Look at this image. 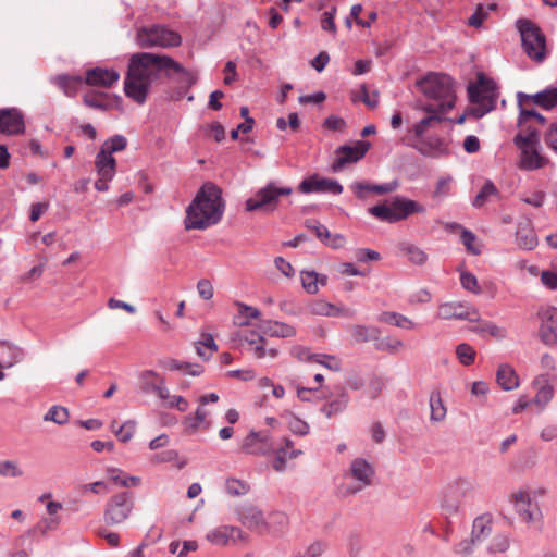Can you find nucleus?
<instances>
[{
	"label": "nucleus",
	"mask_w": 557,
	"mask_h": 557,
	"mask_svg": "<svg viewBox=\"0 0 557 557\" xmlns=\"http://www.w3.org/2000/svg\"><path fill=\"white\" fill-rule=\"evenodd\" d=\"M160 72H164L170 78L177 75L178 83L183 85L191 86L195 84V77L191 73L171 57L140 52L133 54L129 59L124 81L126 97L143 104L147 99L152 82L159 77Z\"/></svg>",
	"instance_id": "f257e3e1"
},
{
	"label": "nucleus",
	"mask_w": 557,
	"mask_h": 557,
	"mask_svg": "<svg viewBox=\"0 0 557 557\" xmlns=\"http://www.w3.org/2000/svg\"><path fill=\"white\" fill-rule=\"evenodd\" d=\"M222 190L211 182L205 183L187 207L185 227L205 230L220 222L224 212Z\"/></svg>",
	"instance_id": "f03ea898"
},
{
	"label": "nucleus",
	"mask_w": 557,
	"mask_h": 557,
	"mask_svg": "<svg viewBox=\"0 0 557 557\" xmlns=\"http://www.w3.org/2000/svg\"><path fill=\"white\" fill-rule=\"evenodd\" d=\"M428 101L420 104L423 111L448 112L456 101L453 78L447 74L430 73L417 83Z\"/></svg>",
	"instance_id": "7ed1b4c3"
},
{
	"label": "nucleus",
	"mask_w": 557,
	"mask_h": 557,
	"mask_svg": "<svg viewBox=\"0 0 557 557\" xmlns=\"http://www.w3.org/2000/svg\"><path fill=\"white\" fill-rule=\"evenodd\" d=\"M126 146L127 139L123 135H114L103 143L95 160L96 171L99 176L95 182V188L98 191L108 190V184L115 175L116 160L112 153L124 150Z\"/></svg>",
	"instance_id": "20e7f679"
},
{
	"label": "nucleus",
	"mask_w": 557,
	"mask_h": 557,
	"mask_svg": "<svg viewBox=\"0 0 557 557\" xmlns=\"http://www.w3.org/2000/svg\"><path fill=\"white\" fill-rule=\"evenodd\" d=\"M515 145L519 148L520 169L534 171L544 168L548 158L541 153L540 132L527 126L524 132L518 133L513 138Z\"/></svg>",
	"instance_id": "39448f33"
},
{
	"label": "nucleus",
	"mask_w": 557,
	"mask_h": 557,
	"mask_svg": "<svg viewBox=\"0 0 557 557\" xmlns=\"http://www.w3.org/2000/svg\"><path fill=\"white\" fill-rule=\"evenodd\" d=\"M517 28L528 58L536 63L544 62L547 57L546 37L541 28L529 20H518Z\"/></svg>",
	"instance_id": "423d86ee"
},
{
	"label": "nucleus",
	"mask_w": 557,
	"mask_h": 557,
	"mask_svg": "<svg viewBox=\"0 0 557 557\" xmlns=\"http://www.w3.org/2000/svg\"><path fill=\"white\" fill-rule=\"evenodd\" d=\"M475 484L466 478H458L449 483L442 497L441 508L446 517H455L460 513L466 499L473 497Z\"/></svg>",
	"instance_id": "0eeeda50"
},
{
	"label": "nucleus",
	"mask_w": 557,
	"mask_h": 557,
	"mask_svg": "<svg viewBox=\"0 0 557 557\" xmlns=\"http://www.w3.org/2000/svg\"><path fill=\"white\" fill-rule=\"evenodd\" d=\"M136 39L141 48H171L177 47L182 42V37L178 33L163 25L141 27L137 32Z\"/></svg>",
	"instance_id": "6e6552de"
},
{
	"label": "nucleus",
	"mask_w": 557,
	"mask_h": 557,
	"mask_svg": "<svg viewBox=\"0 0 557 557\" xmlns=\"http://www.w3.org/2000/svg\"><path fill=\"white\" fill-rule=\"evenodd\" d=\"M292 193L290 187H277L274 182H270L246 200V211L273 212L278 206L280 197L289 196Z\"/></svg>",
	"instance_id": "1a4fd4ad"
},
{
	"label": "nucleus",
	"mask_w": 557,
	"mask_h": 557,
	"mask_svg": "<svg viewBox=\"0 0 557 557\" xmlns=\"http://www.w3.org/2000/svg\"><path fill=\"white\" fill-rule=\"evenodd\" d=\"M469 100L476 104L473 109L478 117H482L495 109L498 92L496 85L493 81H484L480 77L478 85H470L468 87Z\"/></svg>",
	"instance_id": "9d476101"
},
{
	"label": "nucleus",
	"mask_w": 557,
	"mask_h": 557,
	"mask_svg": "<svg viewBox=\"0 0 557 557\" xmlns=\"http://www.w3.org/2000/svg\"><path fill=\"white\" fill-rule=\"evenodd\" d=\"M134 509V498L131 492H121L107 502L103 520L108 525H115L127 520Z\"/></svg>",
	"instance_id": "9b49d317"
},
{
	"label": "nucleus",
	"mask_w": 557,
	"mask_h": 557,
	"mask_svg": "<svg viewBox=\"0 0 557 557\" xmlns=\"http://www.w3.org/2000/svg\"><path fill=\"white\" fill-rule=\"evenodd\" d=\"M424 212V206L403 196L393 197L389 201L385 200V221L391 223L403 221L413 213Z\"/></svg>",
	"instance_id": "f8f14e48"
},
{
	"label": "nucleus",
	"mask_w": 557,
	"mask_h": 557,
	"mask_svg": "<svg viewBox=\"0 0 557 557\" xmlns=\"http://www.w3.org/2000/svg\"><path fill=\"white\" fill-rule=\"evenodd\" d=\"M509 499L516 513L523 522L533 523L542 518L539 504L528 490H519L512 493Z\"/></svg>",
	"instance_id": "ddd939ff"
},
{
	"label": "nucleus",
	"mask_w": 557,
	"mask_h": 557,
	"mask_svg": "<svg viewBox=\"0 0 557 557\" xmlns=\"http://www.w3.org/2000/svg\"><path fill=\"white\" fill-rule=\"evenodd\" d=\"M370 147L371 144L367 140H357L354 145L339 146L335 150L336 158L332 164L333 171H341L346 164L358 162L364 157Z\"/></svg>",
	"instance_id": "4468645a"
},
{
	"label": "nucleus",
	"mask_w": 557,
	"mask_h": 557,
	"mask_svg": "<svg viewBox=\"0 0 557 557\" xmlns=\"http://www.w3.org/2000/svg\"><path fill=\"white\" fill-rule=\"evenodd\" d=\"M242 453L252 456H265L273 450V442L269 432L250 431L239 446Z\"/></svg>",
	"instance_id": "2eb2a0df"
},
{
	"label": "nucleus",
	"mask_w": 557,
	"mask_h": 557,
	"mask_svg": "<svg viewBox=\"0 0 557 557\" xmlns=\"http://www.w3.org/2000/svg\"><path fill=\"white\" fill-rule=\"evenodd\" d=\"M25 121L23 112L17 108L0 109V134L16 136L24 134Z\"/></svg>",
	"instance_id": "dca6fc26"
},
{
	"label": "nucleus",
	"mask_w": 557,
	"mask_h": 557,
	"mask_svg": "<svg viewBox=\"0 0 557 557\" xmlns=\"http://www.w3.org/2000/svg\"><path fill=\"white\" fill-rule=\"evenodd\" d=\"M437 317L443 320L456 319L474 322L479 320L480 314L473 307L467 304L449 301L440 305Z\"/></svg>",
	"instance_id": "f3484780"
},
{
	"label": "nucleus",
	"mask_w": 557,
	"mask_h": 557,
	"mask_svg": "<svg viewBox=\"0 0 557 557\" xmlns=\"http://www.w3.org/2000/svg\"><path fill=\"white\" fill-rule=\"evenodd\" d=\"M541 319L540 337L541 341L548 346L557 343V308L545 307L539 310Z\"/></svg>",
	"instance_id": "a211bd4d"
},
{
	"label": "nucleus",
	"mask_w": 557,
	"mask_h": 557,
	"mask_svg": "<svg viewBox=\"0 0 557 557\" xmlns=\"http://www.w3.org/2000/svg\"><path fill=\"white\" fill-rule=\"evenodd\" d=\"M298 188L304 194L331 193L333 195H339L343 193V186L336 180L322 178L318 175L305 178L299 184Z\"/></svg>",
	"instance_id": "6ab92c4d"
},
{
	"label": "nucleus",
	"mask_w": 557,
	"mask_h": 557,
	"mask_svg": "<svg viewBox=\"0 0 557 557\" xmlns=\"http://www.w3.org/2000/svg\"><path fill=\"white\" fill-rule=\"evenodd\" d=\"M237 337L239 345L247 344L249 346V350L252 351L253 356L257 359H262L267 356L271 358H276L278 355V351L275 348L267 349L265 338L255 331H250L245 334H238Z\"/></svg>",
	"instance_id": "aec40b11"
},
{
	"label": "nucleus",
	"mask_w": 557,
	"mask_h": 557,
	"mask_svg": "<svg viewBox=\"0 0 557 557\" xmlns=\"http://www.w3.org/2000/svg\"><path fill=\"white\" fill-rule=\"evenodd\" d=\"M120 79V73L114 69L94 67L86 71L85 84L110 88Z\"/></svg>",
	"instance_id": "412c9836"
},
{
	"label": "nucleus",
	"mask_w": 557,
	"mask_h": 557,
	"mask_svg": "<svg viewBox=\"0 0 557 557\" xmlns=\"http://www.w3.org/2000/svg\"><path fill=\"white\" fill-rule=\"evenodd\" d=\"M349 473L352 479L360 483L358 488H354L350 492L356 493L360 491L362 487L368 486L372 483L374 478V469L366 459L356 458L352 460L349 469Z\"/></svg>",
	"instance_id": "4be33fe9"
},
{
	"label": "nucleus",
	"mask_w": 557,
	"mask_h": 557,
	"mask_svg": "<svg viewBox=\"0 0 557 557\" xmlns=\"http://www.w3.org/2000/svg\"><path fill=\"white\" fill-rule=\"evenodd\" d=\"M516 244L523 250H533L537 246L539 239L530 220L518 223Z\"/></svg>",
	"instance_id": "5701e85b"
},
{
	"label": "nucleus",
	"mask_w": 557,
	"mask_h": 557,
	"mask_svg": "<svg viewBox=\"0 0 557 557\" xmlns=\"http://www.w3.org/2000/svg\"><path fill=\"white\" fill-rule=\"evenodd\" d=\"M532 100L535 104H539L545 109H552L557 104V87L546 88L535 95H527L518 92L519 107L522 106L523 100Z\"/></svg>",
	"instance_id": "b1692460"
},
{
	"label": "nucleus",
	"mask_w": 557,
	"mask_h": 557,
	"mask_svg": "<svg viewBox=\"0 0 557 557\" xmlns=\"http://www.w3.org/2000/svg\"><path fill=\"white\" fill-rule=\"evenodd\" d=\"M51 83L59 87L65 96L75 97L85 78L78 75L60 74L51 77Z\"/></svg>",
	"instance_id": "393cba45"
},
{
	"label": "nucleus",
	"mask_w": 557,
	"mask_h": 557,
	"mask_svg": "<svg viewBox=\"0 0 557 557\" xmlns=\"http://www.w3.org/2000/svg\"><path fill=\"white\" fill-rule=\"evenodd\" d=\"M242 523L248 529L263 533L267 530V522L263 513L256 507L245 508L240 516Z\"/></svg>",
	"instance_id": "a878e982"
},
{
	"label": "nucleus",
	"mask_w": 557,
	"mask_h": 557,
	"mask_svg": "<svg viewBox=\"0 0 557 557\" xmlns=\"http://www.w3.org/2000/svg\"><path fill=\"white\" fill-rule=\"evenodd\" d=\"M301 455V450L294 449L293 441L285 438L284 446L275 453V458L273 460L272 467L277 472H283L286 468L287 459H295Z\"/></svg>",
	"instance_id": "bb28decb"
},
{
	"label": "nucleus",
	"mask_w": 557,
	"mask_h": 557,
	"mask_svg": "<svg viewBox=\"0 0 557 557\" xmlns=\"http://www.w3.org/2000/svg\"><path fill=\"white\" fill-rule=\"evenodd\" d=\"M493 518L490 513H484L476 517L472 523L470 537L472 541L481 543L492 533Z\"/></svg>",
	"instance_id": "cd10ccee"
},
{
	"label": "nucleus",
	"mask_w": 557,
	"mask_h": 557,
	"mask_svg": "<svg viewBox=\"0 0 557 557\" xmlns=\"http://www.w3.org/2000/svg\"><path fill=\"white\" fill-rule=\"evenodd\" d=\"M309 311L312 314L324 315V317H339V315L351 317L352 315L349 311L337 308L333 304L327 302L322 299L312 301L309 305Z\"/></svg>",
	"instance_id": "c85d7f7f"
},
{
	"label": "nucleus",
	"mask_w": 557,
	"mask_h": 557,
	"mask_svg": "<svg viewBox=\"0 0 557 557\" xmlns=\"http://www.w3.org/2000/svg\"><path fill=\"white\" fill-rule=\"evenodd\" d=\"M160 366L170 371H184L191 376H198L203 372V368L199 364H193L185 361H178L173 358H168L160 361Z\"/></svg>",
	"instance_id": "c756f323"
},
{
	"label": "nucleus",
	"mask_w": 557,
	"mask_h": 557,
	"mask_svg": "<svg viewBox=\"0 0 557 557\" xmlns=\"http://www.w3.org/2000/svg\"><path fill=\"white\" fill-rule=\"evenodd\" d=\"M497 383L505 391H512L519 386V380L515 370L508 364L499 366L496 373Z\"/></svg>",
	"instance_id": "7c9ffc66"
},
{
	"label": "nucleus",
	"mask_w": 557,
	"mask_h": 557,
	"mask_svg": "<svg viewBox=\"0 0 557 557\" xmlns=\"http://www.w3.org/2000/svg\"><path fill=\"white\" fill-rule=\"evenodd\" d=\"M240 534V530L236 527H219L208 533L207 539L216 545H225L231 539Z\"/></svg>",
	"instance_id": "2f4dec72"
},
{
	"label": "nucleus",
	"mask_w": 557,
	"mask_h": 557,
	"mask_svg": "<svg viewBox=\"0 0 557 557\" xmlns=\"http://www.w3.org/2000/svg\"><path fill=\"white\" fill-rule=\"evenodd\" d=\"M417 149L424 156L437 157L446 151L444 141L438 137H430L426 140H420Z\"/></svg>",
	"instance_id": "473e14b6"
},
{
	"label": "nucleus",
	"mask_w": 557,
	"mask_h": 557,
	"mask_svg": "<svg viewBox=\"0 0 557 557\" xmlns=\"http://www.w3.org/2000/svg\"><path fill=\"white\" fill-rule=\"evenodd\" d=\"M301 284L304 289L309 294H315L319 290V284L325 285L327 277L320 275L315 271H301Z\"/></svg>",
	"instance_id": "72a5a7b5"
},
{
	"label": "nucleus",
	"mask_w": 557,
	"mask_h": 557,
	"mask_svg": "<svg viewBox=\"0 0 557 557\" xmlns=\"http://www.w3.org/2000/svg\"><path fill=\"white\" fill-rule=\"evenodd\" d=\"M264 333L275 337H293L296 335V329L289 324L278 321H267L263 325Z\"/></svg>",
	"instance_id": "f704fd0d"
},
{
	"label": "nucleus",
	"mask_w": 557,
	"mask_h": 557,
	"mask_svg": "<svg viewBox=\"0 0 557 557\" xmlns=\"http://www.w3.org/2000/svg\"><path fill=\"white\" fill-rule=\"evenodd\" d=\"M380 329L375 326L355 325L351 330V336L357 343L379 341Z\"/></svg>",
	"instance_id": "c9c22d12"
},
{
	"label": "nucleus",
	"mask_w": 557,
	"mask_h": 557,
	"mask_svg": "<svg viewBox=\"0 0 557 557\" xmlns=\"http://www.w3.org/2000/svg\"><path fill=\"white\" fill-rule=\"evenodd\" d=\"M430 420L441 422L446 418L447 409L442 400L440 392H432L430 395Z\"/></svg>",
	"instance_id": "e433bc0d"
},
{
	"label": "nucleus",
	"mask_w": 557,
	"mask_h": 557,
	"mask_svg": "<svg viewBox=\"0 0 557 557\" xmlns=\"http://www.w3.org/2000/svg\"><path fill=\"white\" fill-rule=\"evenodd\" d=\"M425 112L429 113V115L421 119L413 126V132H414V135L417 138H420L424 134L426 127L433 126L434 124L442 122L444 119V115L446 114V112H440L437 110L425 111Z\"/></svg>",
	"instance_id": "4c0bfd02"
},
{
	"label": "nucleus",
	"mask_w": 557,
	"mask_h": 557,
	"mask_svg": "<svg viewBox=\"0 0 557 557\" xmlns=\"http://www.w3.org/2000/svg\"><path fill=\"white\" fill-rule=\"evenodd\" d=\"M351 187L356 197L362 200L368 199L370 194L383 195V185L381 184L358 182L355 183Z\"/></svg>",
	"instance_id": "58836bf2"
},
{
	"label": "nucleus",
	"mask_w": 557,
	"mask_h": 557,
	"mask_svg": "<svg viewBox=\"0 0 557 557\" xmlns=\"http://www.w3.org/2000/svg\"><path fill=\"white\" fill-rule=\"evenodd\" d=\"M160 377L161 376L153 370L143 371L139 375L141 391L145 393H153L154 388L159 385Z\"/></svg>",
	"instance_id": "ea45409f"
},
{
	"label": "nucleus",
	"mask_w": 557,
	"mask_h": 557,
	"mask_svg": "<svg viewBox=\"0 0 557 557\" xmlns=\"http://www.w3.org/2000/svg\"><path fill=\"white\" fill-rule=\"evenodd\" d=\"M400 250L408 257V259L413 264L422 265L428 260L426 253L413 245L404 244L400 246Z\"/></svg>",
	"instance_id": "a19ab883"
},
{
	"label": "nucleus",
	"mask_w": 557,
	"mask_h": 557,
	"mask_svg": "<svg viewBox=\"0 0 557 557\" xmlns=\"http://www.w3.org/2000/svg\"><path fill=\"white\" fill-rule=\"evenodd\" d=\"M497 194V188L492 181H486L475 198L472 201V206L475 208H480L485 205V202L490 199L491 196Z\"/></svg>",
	"instance_id": "79ce46f5"
},
{
	"label": "nucleus",
	"mask_w": 557,
	"mask_h": 557,
	"mask_svg": "<svg viewBox=\"0 0 557 557\" xmlns=\"http://www.w3.org/2000/svg\"><path fill=\"white\" fill-rule=\"evenodd\" d=\"M385 323L403 330H412L416 327V323L413 321L397 312H385Z\"/></svg>",
	"instance_id": "37998d69"
},
{
	"label": "nucleus",
	"mask_w": 557,
	"mask_h": 557,
	"mask_svg": "<svg viewBox=\"0 0 557 557\" xmlns=\"http://www.w3.org/2000/svg\"><path fill=\"white\" fill-rule=\"evenodd\" d=\"M225 488L230 496H243L249 492L250 486L243 480L230 478L225 482Z\"/></svg>",
	"instance_id": "c03bdc74"
},
{
	"label": "nucleus",
	"mask_w": 557,
	"mask_h": 557,
	"mask_svg": "<svg viewBox=\"0 0 557 557\" xmlns=\"http://www.w3.org/2000/svg\"><path fill=\"white\" fill-rule=\"evenodd\" d=\"M45 421H52L59 425H63L69 421V411L62 406H52L44 417Z\"/></svg>",
	"instance_id": "a18cd8bd"
},
{
	"label": "nucleus",
	"mask_w": 557,
	"mask_h": 557,
	"mask_svg": "<svg viewBox=\"0 0 557 557\" xmlns=\"http://www.w3.org/2000/svg\"><path fill=\"white\" fill-rule=\"evenodd\" d=\"M475 350L467 343H461L456 347V356L463 366H470L475 360Z\"/></svg>",
	"instance_id": "49530a36"
},
{
	"label": "nucleus",
	"mask_w": 557,
	"mask_h": 557,
	"mask_svg": "<svg viewBox=\"0 0 557 557\" xmlns=\"http://www.w3.org/2000/svg\"><path fill=\"white\" fill-rule=\"evenodd\" d=\"M510 547V539L508 535L505 534H498L495 535L491 543L487 546V552L490 554H499L505 553Z\"/></svg>",
	"instance_id": "de8ad7c7"
},
{
	"label": "nucleus",
	"mask_w": 557,
	"mask_h": 557,
	"mask_svg": "<svg viewBox=\"0 0 557 557\" xmlns=\"http://www.w3.org/2000/svg\"><path fill=\"white\" fill-rule=\"evenodd\" d=\"M451 184L453 177L450 175L440 177L433 191V197L436 199H443L450 195Z\"/></svg>",
	"instance_id": "09e8293b"
},
{
	"label": "nucleus",
	"mask_w": 557,
	"mask_h": 557,
	"mask_svg": "<svg viewBox=\"0 0 557 557\" xmlns=\"http://www.w3.org/2000/svg\"><path fill=\"white\" fill-rule=\"evenodd\" d=\"M106 94L103 92L90 91L83 97V102L85 106L94 109L107 110L109 108V104L103 102L102 98Z\"/></svg>",
	"instance_id": "8fccbe9b"
},
{
	"label": "nucleus",
	"mask_w": 557,
	"mask_h": 557,
	"mask_svg": "<svg viewBox=\"0 0 557 557\" xmlns=\"http://www.w3.org/2000/svg\"><path fill=\"white\" fill-rule=\"evenodd\" d=\"M312 361L332 371H339L342 367L341 361L338 359H336L334 356L325 354H313Z\"/></svg>",
	"instance_id": "3c124183"
},
{
	"label": "nucleus",
	"mask_w": 557,
	"mask_h": 557,
	"mask_svg": "<svg viewBox=\"0 0 557 557\" xmlns=\"http://www.w3.org/2000/svg\"><path fill=\"white\" fill-rule=\"evenodd\" d=\"M530 120H534L541 125H544L546 121L545 117L536 110L523 108L522 104L520 107L519 124L523 127Z\"/></svg>",
	"instance_id": "603ef678"
},
{
	"label": "nucleus",
	"mask_w": 557,
	"mask_h": 557,
	"mask_svg": "<svg viewBox=\"0 0 557 557\" xmlns=\"http://www.w3.org/2000/svg\"><path fill=\"white\" fill-rule=\"evenodd\" d=\"M0 475L9 478H18L23 475V471L15 461H0Z\"/></svg>",
	"instance_id": "864d4df0"
},
{
	"label": "nucleus",
	"mask_w": 557,
	"mask_h": 557,
	"mask_svg": "<svg viewBox=\"0 0 557 557\" xmlns=\"http://www.w3.org/2000/svg\"><path fill=\"white\" fill-rule=\"evenodd\" d=\"M544 144L557 154V122L549 124L543 135Z\"/></svg>",
	"instance_id": "5fc2aeb1"
},
{
	"label": "nucleus",
	"mask_w": 557,
	"mask_h": 557,
	"mask_svg": "<svg viewBox=\"0 0 557 557\" xmlns=\"http://www.w3.org/2000/svg\"><path fill=\"white\" fill-rule=\"evenodd\" d=\"M346 399L344 397H341V398H337L335 400H332L327 404H325L322 408H321V411L327 417V418H331L332 416L334 414H337L339 413L341 411H343L346 407Z\"/></svg>",
	"instance_id": "6e6d98bb"
},
{
	"label": "nucleus",
	"mask_w": 557,
	"mask_h": 557,
	"mask_svg": "<svg viewBox=\"0 0 557 557\" xmlns=\"http://www.w3.org/2000/svg\"><path fill=\"white\" fill-rule=\"evenodd\" d=\"M553 395H554L553 386L549 384H546L537 391L532 403L540 405L541 407H544L550 401V399L553 398Z\"/></svg>",
	"instance_id": "4d7b16f0"
},
{
	"label": "nucleus",
	"mask_w": 557,
	"mask_h": 557,
	"mask_svg": "<svg viewBox=\"0 0 557 557\" xmlns=\"http://www.w3.org/2000/svg\"><path fill=\"white\" fill-rule=\"evenodd\" d=\"M306 227L313 232L315 236L323 243H326V240L330 238L329 230L315 220H307Z\"/></svg>",
	"instance_id": "13d9d810"
},
{
	"label": "nucleus",
	"mask_w": 557,
	"mask_h": 557,
	"mask_svg": "<svg viewBox=\"0 0 557 557\" xmlns=\"http://www.w3.org/2000/svg\"><path fill=\"white\" fill-rule=\"evenodd\" d=\"M461 243L465 245L466 249L473 256H478L481 253V249L474 246V242L476 236L469 230H462V234L460 235Z\"/></svg>",
	"instance_id": "bf43d9fd"
},
{
	"label": "nucleus",
	"mask_w": 557,
	"mask_h": 557,
	"mask_svg": "<svg viewBox=\"0 0 557 557\" xmlns=\"http://www.w3.org/2000/svg\"><path fill=\"white\" fill-rule=\"evenodd\" d=\"M478 331L481 333H488L491 336L498 339H503L507 336L506 329L498 326L493 322H484Z\"/></svg>",
	"instance_id": "052dcab7"
},
{
	"label": "nucleus",
	"mask_w": 557,
	"mask_h": 557,
	"mask_svg": "<svg viewBox=\"0 0 557 557\" xmlns=\"http://www.w3.org/2000/svg\"><path fill=\"white\" fill-rule=\"evenodd\" d=\"M325 549V544L320 541L311 543L304 552H299L294 557H320Z\"/></svg>",
	"instance_id": "680f3d73"
},
{
	"label": "nucleus",
	"mask_w": 557,
	"mask_h": 557,
	"mask_svg": "<svg viewBox=\"0 0 557 557\" xmlns=\"http://www.w3.org/2000/svg\"><path fill=\"white\" fill-rule=\"evenodd\" d=\"M460 283H461V286L469 290V292H472L474 294H479L480 293V287H479V283H478V280L475 277V275H473L472 273L470 272H461L460 274Z\"/></svg>",
	"instance_id": "e2e57ef3"
},
{
	"label": "nucleus",
	"mask_w": 557,
	"mask_h": 557,
	"mask_svg": "<svg viewBox=\"0 0 557 557\" xmlns=\"http://www.w3.org/2000/svg\"><path fill=\"white\" fill-rule=\"evenodd\" d=\"M288 426H289V430L295 435H300V436L307 435L310 430L309 424L296 416H293L290 418V420L288 422Z\"/></svg>",
	"instance_id": "0e129e2a"
},
{
	"label": "nucleus",
	"mask_w": 557,
	"mask_h": 557,
	"mask_svg": "<svg viewBox=\"0 0 557 557\" xmlns=\"http://www.w3.org/2000/svg\"><path fill=\"white\" fill-rule=\"evenodd\" d=\"M335 14H336V8L333 7L331 10L325 11L322 14L321 18V27L323 30L330 32L332 34L336 33V25H335Z\"/></svg>",
	"instance_id": "69168bd1"
},
{
	"label": "nucleus",
	"mask_w": 557,
	"mask_h": 557,
	"mask_svg": "<svg viewBox=\"0 0 557 557\" xmlns=\"http://www.w3.org/2000/svg\"><path fill=\"white\" fill-rule=\"evenodd\" d=\"M136 425L134 421H126L116 430V436L121 442L126 443L133 437Z\"/></svg>",
	"instance_id": "338daca9"
},
{
	"label": "nucleus",
	"mask_w": 557,
	"mask_h": 557,
	"mask_svg": "<svg viewBox=\"0 0 557 557\" xmlns=\"http://www.w3.org/2000/svg\"><path fill=\"white\" fill-rule=\"evenodd\" d=\"M355 257L359 262L377 261L381 259L380 252L369 248L357 249Z\"/></svg>",
	"instance_id": "774afa93"
}]
</instances>
